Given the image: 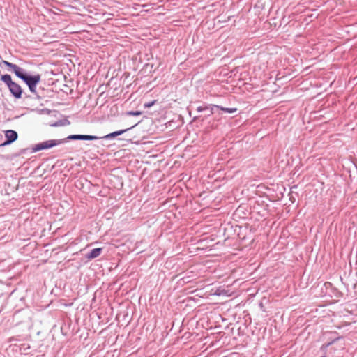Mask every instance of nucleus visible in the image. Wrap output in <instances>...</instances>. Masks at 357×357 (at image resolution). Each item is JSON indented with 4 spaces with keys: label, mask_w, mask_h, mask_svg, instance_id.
<instances>
[{
    "label": "nucleus",
    "mask_w": 357,
    "mask_h": 357,
    "mask_svg": "<svg viewBox=\"0 0 357 357\" xmlns=\"http://www.w3.org/2000/svg\"><path fill=\"white\" fill-rule=\"evenodd\" d=\"M155 100L145 103L144 107L149 108V107H152L155 104Z\"/></svg>",
    "instance_id": "nucleus-12"
},
{
    "label": "nucleus",
    "mask_w": 357,
    "mask_h": 357,
    "mask_svg": "<svg viewBox=\"0 0 357 357\" xmlns=\"http://www.w3.org/2000/svg\"><path fill=\"white\" fill-rule=\"evenodd\" d=\"M132 128V127H131V128ZM128 130H129V128L124 129V130H118V131H115V132H113L112 133L106 135L105 136L102 137V138H104V139H112V138H114L115 137H117V136H119V135L123 134L124 132H126Z\"/></svg>",
    "instance_id": "nucleus-9"
},
{
    "label": "nucleus",
    "mask_w": 357,
    "mask_h": 357,
    "mask_svg": "<svg viewBox=\"0 0 357 357\" xmlns=\"http://www.w3.org/2000/svg\"><path fill=\"white\" fill-rule=\"evenodd\" d=\"M10 144H12V142H10L9 140L6 139L3 143L0 144V146H5L9 145Z\"/></svg>",
    "instance_id": "nucleus-13"
},
{
    "label": "nucleus",
    "mask_w": 357,
    "mask_h": 357,
    "mask_svg": "<svg viewBox=\"0 0 357 357\" xmlns=\"http://www.w3.org/2000/svg\"><path fill=\"white\" fill-rule=\"evenodd\" d=\"M102 250V248H94L86 255V258L89 259H95L100 255Z\"/></svg>",
    "instance_id": "nucleus-8"
},
{
    "label": "nucleus",
    "mask_w": 357,
    "mask_h": 357,
    "mask_svg": "<svg viewBox=\"0 0 357 357\" xmlns=\"http://www.w3.org/2000/svg\"><path fill=\"white\" fill-rule=\"evenodd\" d=\"M210 108H211V113H208L207 114V116H211V114H213L215 112V109H220L222 111H224L225 112H227V113H230V114L234 113L237 111L236 108H227V107H220V106L215 105H210Z\"/></svg>",
    "instance_id": "nucleus-5"
},
{
    "label": "nucleus",
    "mask_w": 357,
    "mask_h": 357,
    "mask_svg": "<svg viewBox=\"0 0 357 357\" xmlns=\"http://www.w3.org/2000/svg\"><path fill=\"white\" fill-rule=\"evenodd\" d=\"M128 114L132 115V116H139L141 114V112H130L128 113Z\"/></svg>",
    "instance_id": "nucleus-14"
},
{
    "label": "nucleus",
    "mask_w": 357,
    "mask_h": 357,
    "mask_svg": "<svg viewBox=\"0 0 357 357\" xmlns=\"http://www.w3.org/2000/svg\"><path fill=\"white\" fill-rule=\"evenodd\" d=\"M17 77L22 79L28 86L38 84L40 81V75L39 74L36 75H29L25 73L24 69Z\"/></svg>",
    "instance_id": "nucleus-3"
},
{
    "label": "nucleus",
    "mask_w": 357,
    "mask_h": 357,
    "mask_svg": "<svg viewBox=\"0 0 357 357\" xmlns=\"http://www.w3.org/2000/svg\"><path fill=\"white\" fill-rule=\"evenodd\" d=\"M3 64L6 66L9 67L10 68H11L17 77L19 75V74L23 70V68L19 67L16 64H13L12 63L8 62V61H3Z\"/></svg>",
    "instance_id": "nucleus-7"
},
{
    "label": "nucleus",
    "mask_w": 357,
    "mask_h": 357,
    "mask_svg": "<svg viewBox=\"0 0 357 357\" xmlns=\"http://www.w3.org/2000/svg\"><path fill=\"white\" fill-rule=\"evenodd\" d=\"M38 84H31V85H29L28 86L29 88V90L32 92V93H36V85Z\"/></svg>",
    "instance_id": "nucleus-11"
},
{
    "label": "nucleus",
    "mask_w": 357,
    "mask_h": 357,
    "mask_svg": "<svg viewBox=\"0 0 357 357\" xmlns=\"http://www.w3.org/2000/svg\"><path fill=\"white\" fill-rule=\"evenodd\" d=\"M100 137L95 135H70L66 138L59 139V141H62L63 143L67 142L68 140H96L99 139Z\"/></svg>",
    "instance_id": "nucleus-4"
},
{
    "label": "nucleus",
    "mask_w": 357,
    "mask_h": 357,
    "mask_svg": "<svg viewBox=\"0 0 357 357\" xmlns=\"http://www.w3.org/2000/svg\"><path fill=\"white\" fill-rule=\"evenodd\" d=\"M62 144V141H59V139H50L47 140L38 144H35L32 147L33 152H37L44 149H48L52 148L55 146L59 145Z\"/></svg>",
    "instance_id": "nucleus-2"
},
{
    "label": "nucleus",
    "mask_w": 357,
    "mask_h": 357,
    "mask_svg": "<svg viewBox=\"0 0 357 357\" xmlns=\"http://www.w3.org/2000/svg\"><path fill=\"white\" fill-rule=\"evenodd\" d=\"M62 126V123L61 121H56L54 123L51 124V126H54V127H57V126Z\"/></svg>",
    "instance_id": "nucleus-15"
},
{
    "label": "nucleus",
    "mask_w": 357,
    "mask_h": 357,
    "mask_svg": "<svg viewBox=\"0 0 357 357\" xmlns=\"http://www.w3.org/2000/svg\"><path fill=\"white\" fill-rule=\"evenodd\" d=\"M209 111V113H211V108H210V105L209 106H204V107H202V106H199L197 108V111L199 112H203V111Z\"/></svg>",
    "instance_id": "nucleus-10"
},
{
    "label": "nucleus",
    "mask_w": 357,
    "mask_h": 357,
    "mask_svg": "<svg viewBox=\"0 0 357 357\" xmlns=\"http://www.w3.org/2000/svg\"><path fill=\"white\" fill-rule=\"evenodd\" d=\"M1 80L3 81L8 86L10 93L17 99L21 98L22 94V89L21 86L13 82L11 76L6 74L1 76Z\"/></svg>",
    "instance_id": "nucleus-1"
},
{
    "label": "nucleus",
    "mask_w": 357,
    "mask_h": 357,
    "mask_svg": "<svg viewBox=\"0 0 357 357\" xmlns=\"http://www.w3.org/2000/svg\"><path fill=\"white\" fill-rule=\"evenodd\" d=\"M5 137L6 139L13 143L17 139L18 134L13 130H8L5 131Z\"/></svg>",
    "instance_id": "nucleus-6"
}]
</instances>
